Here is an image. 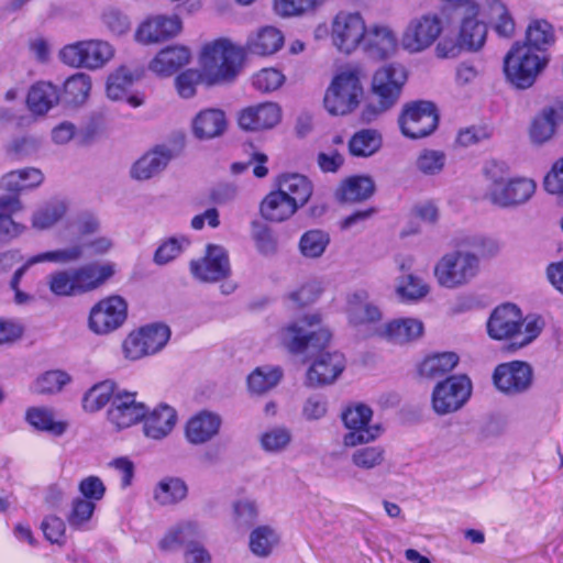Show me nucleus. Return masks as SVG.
Wrapping results in <instances>:
<instances>
[{
    "label": "nucleus",
    "instance_id": "1",
    "mask_svg": "<svg viewBox=\"0 0 563 563\" xmlns=\"http://www.w3.org/2000/svg\"><path fill=\"white\" fill-rule=\"evenodd\" d=\"M553 26L545 20H533L526 41L515 43L505 57V74L518 88L530 87L549 62L548 49L554 44Z\"/></svg>",
    "mask_w": 563,
    "mask_h": 563
},
{
    "label": "nucleus",
    "instance_id": "2",
    "mask_svg": "<svg viewBox=\"0 0 563 563\" xmlns=\"http://www.w3.org/2000/svg\"><path fill=\"white\" fill-rule=\"evenodd\" d=\"M457 16V41L467 51H478L486 42L487 24L481 18H487L501 37H511L515 32V21L503 0H482V4L471 5Z\"/></svg>",
    "mask_w": 563,
    "mask_h": 563
},
{
    "label": "nucleus",
    "instance_id": "3",
    "mask_svg": "<svg viewBox=\"0 0 563 563\" xmlns=\"http://www.w3.org/2000/svg\"><path fill=\"white\" fill-rule=\"evenodd\" d=\"M245 52L227 38L206 44L200 54V68L209 86L233 81L242 69Z\"/></svg>",
    "mask_w": 563,
    "mask_h": 563
},
{
    "label": "nucleus",
    "instance_id": "4",
    "mask_svg": "<svg viewBox=\"0 0 563 563\" xmlns=\"http://www.w3.org/2000/svg\"><path fill=\"white\" fill-rule=\"evenodd\" d=\"M541 332L540 320H523L520 309L512 303L498 306L487 321V333L493 340H510L515 349L531 343Z\"/></svg>",
    "mask_w": 563,
    "mask_h": 563
},
{
    "label": "nucleus",
    "instance_id": "5",
    "mask_svg": "<svg viewBox=\"0 0 563 563\" xmlns=\"http://www.w3.org/2000/svg\"><path fill=\"white\" fill-rule=\"evenodd\" d=\"M362 69L346 65L338 70L325 90L323 104L332 115H346L360 104L363 96Z\"/></svg>",
    "mask_w": 563,
    "mask_h": 563
},
{
    "label": "nucleus",
    "instance_id": "6",
    "mask_svg": "<svg viewBox=\"0 0 563 563\" xmlns=\"http://www.w3.org/2000/svg\"><path fill=\"white\" fill-rule=\"evenodd\" d=\"M406 81L407 70L401 64L391 63L378 68L372 80V91L377 98V104L371 103L365 107L362 112L363 121L371 122L393 108L398 101Z\"/></svg>",
    "mask_w": 563,
    "mask_h": 563
},
{
    "label": "nucleus",
    "instance_id": "7",
    "mask_svg": "<svg viewBox=\"0 0 563 563\" xmlns=\"http://www.w3.org/2000/svg\"><path fill=\"white\" fill-rule=\"evenodd\" d=\"M486 173L490 180L486 197L497 207H518L527 202L534 194L536 184L532 179L526 177L507 178L500 164L492 163Z\"/></svg>",
    "mask_w": 563,
    "mask_h": 563
},
{
    "label": "nucleus",
    "instance_id": "8",
    "mask_svg": "<svg viewBox=\"0 0 563 563\" xmlns=\"http://www.w3.org/2000/svg\"><path fill=\"white\" fill-rule=\"evenodd\" d=\"M320 317L317 313L306 314L297 321L282 328L278 332L280 343L294 354L306 350H322L329 343L331 333L319 328Z\"/></svg>",
    "mask_w": 563,
    "mask_h": 563
},
{
    "label": "nucleus",
    "instance_id": "9",
    "mask_svg": "<svg viewBox=\"0 0 563 563\" xmlns=\"http://www.w3.org/2000/svg\"><path fill=\"white\" fill-rule=\"evenodd\" d=\"M478 272V256L463 250L445 253L434 266V277L438 284L446 289H456L467 285Z\"/></svg>",
    "mask_w": 563,
    "mask_h": 563
},
{
    "label": "nucleus",
    "instance_id": "10",
    "mask_svg": "<svg viewBox=\"0 0 563 563\" xmlns=\"http://www.w3.org/2000/svg\"><path fill=\"white\" fill-rule=\"evenodd\" d=\"M367 22L356 10H340L332 19L330 37L335 49L345 56L360 51L364 40Z\"/></svg>",
    "mask_w": 563,
    "mask_h": 563
},
{
    "label": "nucleus",
    "instance_id": "11",
    "mask_svg": "<svg viewBox=\"0 0 563 563\" xmlns=\"http://www.w3.org/2000/svg\"><path fill=\"white\" fill-rule=\"evenodd\" d=\"M113 56L114 47L103 40L79 41L65 45L59 52V58L64 64L90 70L102 68Z\"/></svg>",
    "mask_w": 563,
    "mask_h": 563
},
{
    "label": "nucleus",
    "instance_id": "12",
    "mask_svg": "<svg viewBox=\"0 0 563 563\" xmlns=\"http://www.w3.org/2000/svg\"><path fill=\"white\" fill-rule=\"evenodd\" d=\"M443 31L438 13L428 12L412 18L405 26L400 45L410 54H418L431 47Z\"/></svg>",
    "mask_w": 563,
    "mask_h": 563
},
{
    "label": "nucleus",
    "instance_id": "13",
    "mask_svg": "<svg viewBox=\"0 0 563 563\" xmlns=\"http://www.w3.org/2000/svg\"><path fill=\"white\" fill-rule=\"evenodd\" d=\"M398 122L405 136L420 139L428 136L437 129L439 115L432 102L413 101L404 107Z\"/></svg>",
    "mask_w": 563,
    "mask_h": 563
},
{
    "label": "nucleus",
    "instance_id": "14",
    "mask_svg": "<svg viewBox=\"0 0 563 563\" xmlns=\"http://www.w3.org/2000/svg\"><path fill=\"white\" fill-rule=\"evenodd\" d=\"M472 394V383L465 375L450 376L435 385L432 407L438 415H448L461 409Z\"/></svg>",
    "mask_w": 563,
    "mask_h": 563
},
{
    "label": "nucleus",
    "instance_id": "15",
    "mask_svg": "<svg viewBox=\"0 0 563 563\" xmlns=\"http://www.w3.org/2000/svg\"><path fill=\"white\" fill-rule=\"evenodd\" d=\"M362 51L374 60H386L394 57L400 45V38L394 27L385 22H374L367 25Z\"/></svg>",
    "mask_w": 563,
    "mask_h": 563
},
{
    "label": "nucleus",
    "instance_id": "16",
    "mask_svg": "<svg viewBox=\"0 0 563 563\" xmlns=\"http://www.w3.org/2000/svg\"><path fill=\"white\" fill-rule=\"evenodd\" d=\"M372 416V409L364 404H356L344 410L342 419L344 426L350 430L343 437L345 446L354 448L374 441L379 437V427L368 426Z\"/></svg>",
    "mask_w": 563,
    "mask_h": 563
},
{
    "label": "nucleus",
    "instance_id": "17",
    "mask_svg": "<svg viewBox=\"0 0 563 563\" xmlns=\"http://www.w3.org/2000/svg\"><path fill=\"white\" fill-rule=\"evenodd\" d=\"M533 371L521 361L499 364L493 373V383L497 390L507 396L526 393L532 385Z\"/></svg>",
    "mask_w": 563,
    "mask_h": 563
},
{
    "label": "nucleus",
    "instance_id": "18",
    "mask_svg": "<svg viewBox=\"0 0 563 563\" xmlns=\"http://www.w3.org/2000/svg\"><path fill=\"white\" fill-rule=\"evenodd\" d=\"M128 305L120 296H110L96 303L89 314V328L97 334H108L126 319Z\"/></svg>",
    "mask_w": 563,
    "mask_h": 563
},
{
    "label": "nucleus",
    "instance_id": "19",
    "mask_svg": "<svg viewBox=\"0 0 563 563\" xmlns=\"http://www.w3.org/2000/svg\"><path fill=\"white\" fill-rule=\"evenodd\" d=\"M345 368V357L340 352H320L306 374L309 387L333 384Z\"/></svg>",
    "mask_w": 563,
    "mask_h": 563
},
{
    "label": "nucleus",
    "instance_id": "20",
    "mask_svg": "<svg viewBox=\"0 0 563 563\" xmlns=\"http://www.w3.org/2000/svg\"><path fill=\"white\" fill-rule=\"evenodd\" d=\"M147 409L136 401V394L118 391L108 410V419L117 429H125L144 420Z\"/></svg>",
    "mask_w": 563,
    "mask_h": 563
},
{
    "label": "nucleus",
    "instance_id": "21",
    "mask_svg": "<svg viewBox=\"0 0 563 563\" xmlns=\"http://www.w3.org/2000/svg\"><path fill=\"white\" fill-rule=\"evenodd\" d=\"M191 274L201 282L214 283L230 275L227 251L219 245H209L206 256L190 263Z\"/></svg>",
    "mask_w": 563,
    "mask_h": 563
},
{
    "label": "nucleus",
    "instance_id": "22",
    "mask_svg": "<svg viewBox=\"0 0 563 563\" xmlns=\"http://www.w3.org/2000/svg\"><path fill=\"white\" fill-rule=\"evenodd\" d=\"M181 30L177 15H155L140 24L135 40L142 44L156 43L176 36Z\"/></svg>",
    "mask_w": 563,
    "mask_h": 563
},
{
    "label": "nucleus",
    "instance_id": "23",
    "mask_svg": "<svg viewBox=\"0 0 563 563\" xmlns=\"http://www.w3.org/2000/svg\"><path fill=\"white\" fill-rule=\"evenodd\" d=\"M282 110L275 102H264L244 109L239 117V125L245 131L272 129L279 123Z\"/></svg>",
    "mask_w": 563,
    "mask_h": 563
},
{
    "label": "nucleus",
    "instance_id": "24",
    "mask_svg": "<svg viewBox=\"0 0 563 563\" xmlns=\"http://www.w3.org/2000/svg\"><path fill=\"white\" fill-rule=\"evenodd\" d=\"M225 113L216 108L199 111L192 119V134L198 140H211L221 136L227 130Z\"/></svg>",
    "mask_w": 563,
    "mask_h": 563
},
{
    "label": "nucleus",
    "instance_id": "25",
    "mask_svg": "<svg viewBox=\"0 0 563 563\" xmlns=\"http://www.w3.org/2000/svg\"><path fill=\"white\" fill-rule=\"evenodd\" d=\"M220 427V416L202 410L188 420L185 429L186 438L192 444H203L218 434Z\"/></svg>",
    "mask_w": 563,
    "mask_h": 563
},
{
    "label": "nucleus",
    "instance_id": "26",
    "mask_svg": "<svg viewBox=\"0 0 563 563\" xmlns=\"http://www.w3.org/2000/svg\"><path fill=\"white\" fill-rule=\"evenodd\" d=\"M369 295L365 289H357L347 296L346 313L350 323L361 325L375 323L382 319L379 308L368 301Z\"/></svg>",
    "mask_w": 563,
    "mask_h": 563
},
{
    "label": "nucleus",
    "instance_id": "27",
    "mask_svg": "<svg viewBox=\"0 0 563 563\" xmlns=\"http://www.w3.org/2000/svg\"><path fill=\"white\" fill-rule=\"evenodd\" d=\"M177 415L174 408L167 405H159L144 418V434L154 440L167 437L174 429Z\"/></svg>",
    "mask_w": 563,
    "mask_h": 563
},
{
    "label": "nucleus",
    "instance_id": "28",
    "mask_svg": "<svg viewBox=\"0 0 563 563\" xmlns=\"http://www.w3.org/2000/svg\"><path fill=\"white\" fill-rule=\"evenodd\" d=\"M84 256V246L74 244L65 249L43 252L31 256L27 261L15 271L13 275V284L20 283L25 272L35 264L52 262L56 264H68L80 260Z\"/></svg>",
    "mask_w": 563,
    "mask_h": 563
},
{
    "label": "nucleus",
    "instance_id": "29",
    "mask_svg": "<svg viewBox=\"0 0 563 563\" xmlns=\"http://www.w3.org/2000/svg\"><path fill=\"white\" fill-rule=\"evenodd\" d=\"M190 60V52L185 46H169L162 49L150 63V69L161 77H168Z\"/></svg>",
    "mask_w": 563,
    "mask_h": 563
},
{
    "label": "nucleus",
    "instance_id": "30",
    "mask_svg": "<svg viewBox=\"0 0 563 563\" xmlns=\"http://www.w3.org/2000/svg\"><path fill=\"white\" fill-rule=\"evenodd\" d=\"M423 332V324L413 318L395 319L384 325L379 335L394 344H404L418 339Z\"/></svg>",
    "mask_w": 563,
    "mask_h": 563
},
{
    "label": "nucleus",
    "instance_id": "31",
    "mask_svg": "<svg viewBox=\"0 0 563 563\" xmlns=\"http://www.w3.org/2000/svg\"><path fill=\"white\" fill-rule=\"evenodd\" d=\"M172 159V151L164 146H158L143 155L131 169L133 178L139 180L150 179L162 172Z\"/></svg>",
    "mask_w": 563,
    "mask_h": 563
},
{
    "label": "nucleus",
    "instance_id": "32",
    "mask_svg": "<svg viewBox=\"0 0 563 563\" xmlns=\"http://www.w3.org/2000/svg\"><path fill=\"white\" fill-rule=\"evenodd\" d=\"M374 180L369 176H352L344 179L335 190V198L340 202H360L373 196Z\"/></svg>",
    "mask_w": 563,
    "mask_h": 563
},
{
    "label": "nucleus",
    "instance_id": "33",
    "mask_svg": "<svg viewBox=\"0 0 563 563\" xmlns=\"http://www.w3.org/2000/svg\"><path fill=\"white\" fill-rule=\"evenodd\" d=\"M23 210V203L18 196H0V238L12 240L25 231V225L15 222L12 216Z\"/></svg>",
    "mask_w": 563,
    "mask_h": 563
},
{
    "label": "nucleus",
    "instance_id": "34",
    "mask_svg": "<svg viewBox=\"0 0 563 563\" xmlns=\"http://www.w3.org/2000/svg\"><path fill=\"white\" fill-rule=\"evenodd\" d=\"M113 273L114 267L111 264H88L73 269L77 294L97 288L111 277Z\"/></svg>",
    "mask_w": 563,
    "mask_h": 563
},
{
    "label": "nucleus",
    "instance_id": "35",
    "mask_svg": "<svg viewBox=\"0 0 563 563\" xmlns=\"http://www.w3.org/2000/svg\"><path fill=\"white\" fill-rule=\"evenodd\" d=\"M284 45L283 33L274 26H265L249 36L246 47L250 53L266 56L278 52Z\"/></svg>",
    "mask_w": 563,
    "mask_h": 563
},
{
    "label": "nucleus",
    "instance_id": "36",
    "mask_svg": "<svg viewBox=\"0 0 563 563\" xmlns=\"http://www.w3.org/2000/svg\"><path fill=\"white\" fill-rule=\"evenodd\" d=\"M278 189L299 208L305 206L312 195V184L303 175L285 174L278 178Z\"/></svg>",
    "mask_w": 563,
    "mask_h": 563
},
{
    "label": "nucleus",
    "instance_id": "37",
    "mask_svg": "<svg viewBox=\"0 0 563 563\" xmlns=\"http://www.w3.org/2000/svg\"><path fill=\"white\" fill-rule=\"evenodd\" d=\"M200 528L194 521H185L176 525L159 542V548L164 551H174L183 545L191 548L192 544H199L197 539L200 537Z\"/></svg>",
    "mask_w": 563,
    "mask_h": 563
},
{
    "label": "nucleus",
    "instance_id": "38",
    "mask_svg": "<svg viewBox=\"0 0 563 563\" xmlns=\"http://www.w3.org/2000/svg\"><path fill=\"white\" fill-rule=\"evenodd\" d=\"M60 99L56 86L51 82L40 81L33 85L27 95V106L35 114L48 112Z\"/></svg>",
    "mask_w": 563,
    "mask_h": 563
},
{
    "label": "nucleus",
    "instance_id": "39",
    "mask_svg": "<svg viewBox=\"0 0 563 563\" xmlns=\"http://www.w3.org/2000/svg\"><path fill=\"white\" fill-rule=\"evenodd\" d=\"M299 209L282 191L277 190L268 194L261 205V212L264 218L275 222H282L290 218Z\"/></svg>",
    "mask_w": 563,
    "mask_h": 563
},
{
    "label": "nucleus",
    "instance_id": "40",
    "mask_svg": "<svg viewBox=\"0 0 563 563\" xmlns=\"http://www.w3.org/2000/svg\"><path fill=\"white\" fill-rule=\"evenodd\" d=\"M563 120V109H544L537 115L530 128L532 142L542 144L549 141L555 133L558 124Z\"/></svg>",
    "mask_w": 563,
    "mask_h": 563
},
{
    "label": "nucleus",
    "instance_id": "41",
    "mask_svg": "<svg viewBox=\"0 0 563 563\" xmlns=\"http://www.w3.org/2000/svg\"><path fill=\"white\" fill-rule=\"evenodd\" d=\"M143 76V70L120 66L111 73L107 80V96L111 100H121L128 89Z\"/></svg>",
    "mask_w": 563,
    "mask_h": 563
},
{
    "label": "nucleus",
    "instance_id": "42",
    "mask_svg": "<svg viewBox=\"0 0 563 563\" xmlns=\"http://www.w3.org/2000/svg\"><path fill=\"white\" fill-rule=\"evenodd\" d=\"M188 494L187 484L179 477H164L154 489V499L162 506L180 503Z\"/></svg>",
    "mask_w": 563,
    "mask_h": 563
},
{
    "label": "nucleus",
    "instance_id": "43",
    "mask_svg": "<svg viewBox=\"0 0 563 563\" xmlns=\"http://www.w3.org/2000/svg\"><path fill=\"white\" fill-rule=\"evenodd\" d=\"M25 420L36 430L62 435L67 424L55 419V413L47 407H31L25 412Z\"/></svg>",
    "mask_w": 563,
    "mask_h": 563
},
{
    "label": "nucleus",
    "instance_id": "44",
    "mask_svg": "<svg viewBox=\"0 0 563 563\" xmlns=\"http://www.w3.org/2000/svg\"><path fill=\"white\" fill-rule=\"evenodd\" d=\"M90 90V76L85 73H76L65 80L60 99L67 104H82L88 99Z\"/></svg>",
    "mask_w": 563,
    "mask_h": 563
},
{
    "label": "nucleus",
    "instance_id": "45",
    "mask_svg": "<svg viewBox=\"0 0 563 563\" xmlns=\"http://www.w3.org/2000/svg\"><path fill=\"white\" fill-rule=\"evenodd\" d=\"M330 234L321 229L306 231L299 239L298 249L305 258H320L330 244Z\"/></svg>",
    "mask_w": 563,
    "mask_h": 563
},
{
    "label": "nucleus",
    "instance_id": "46",
    "mask_svg": "<svg viewBox=\"0 0 563 563\" xmlns=\"http://www.w3.org/2000/svg\"><path fill=\"white\" fill-rule=\"evenodd\" d=\"M459 363V356L453 352H445L428 356L420 364L421 376L435 379L450 373Z\"/></svg>",
    "mask_w": 563,
    "mask_h": 563
},
{
    "label": "nucleus",
    "instance_id": "47",
    "mask_svg": "<svg viewBox=\"0 0 563 563\" xmlns=\"http://www.w3.org/2000/svg\"><path fill=\"white\" fill-rule=\"evenodd\" d=\"M382 146V137L375 130L365 129L356 132L349 142L351 155L367 157L375 154Z\"/></svg>",
    "mask_w": 563,
    "mask_h": 563
},
{
    "label": "nucleus",
    "instance_id": "48",
    "mask_svg": "<svg viewBox=\"0 0 563 563\" xmlns=\"http://www.w3.org/2000/svg\"><path fill=\"white\" fill-rule=\"evenodd\" d=\"M66 205L60 200H52L38 209L32 216V227L35 230H47L55 225L66 213Z\"/></svg>",
    "mask_w": 563,
    "mask_h": 563
},
{
    "label": "nucleus",
    "instance_id": "49",
    "mask_svg": "<svg viewBox=\"0 0 563 563\" xmlns=\"http://www.w3.org/2000/svg\"><path fill=\"white\" fill-rule=\"evenodd\" d=\"M115 384L104 380L92 386L84 396L82 407L86 411L95 412L103 408L117 395Z\"/></svg>",
    "mask_w": 563,
    "mask_h": 563
},
{
    "label": "nucleus",
    "instance_id": "50",
    "mask_svg": "<svg viewBox=\"0 0 563 563\" xmlns=\"http://www.w3.org/2000/svg\"><path fill=\"white\" fill-rule=\"evenodd\" d=\"M279 537L269 526H258L250 533V550L257 556H267L278 543Z\"/></svg>",
    "mask_w": 563,
    "mask_h": 563
},
{
    "label": "nucleus",
    "instance_id": "51",
    "mask_svg": "<svg viewBox=\"0 0 563 563\" xmlns=\"http://www.w3.org/2000/svg\"><path fill=\"white\" fill-rule=\"evenodd\" d=\"M386 451L382 445H366L355 449L351 454L352 464L361 470L371 471L383 465Z\"/></svg>",
    "mask_w": 563,
    "mask_h": 563
},
{
    "label": "nucleus",
    "instance_id": "52",
    "mask_svg": "<svg viewBox=\"0 0 563 563\" xmlns=\"http://www.w3.org/2000/svg\"><path fill=\"white\" fill-rule=\"evenodd\" d=\"M446 164V155L443 151L424 148L418 154L415 166L423 176H438Z\"/></svg>",
    "mask_w": 563,
    "mask_h": 563
},
{
    "label": "nucleus",
    "instance_id": "53",
    "mask_svg": "<svg viewBox=\"0 0 563 563\" xmlns=\"http://www.w3.org/2000/svg\"><path fill=\"white\" fill-rule=\"evenodd\" d=\"M233 525L236 530L245 531L258 517V506L254 499L241 498L233 503Z\"/></svg>",
    "mask_w": 563,
    "mask_h": 563
},
{
    "label": "nucleus",
    "instance_id": "54",
    "mask_svg": "<svg viewBox=\"0 0 563 563\" xmlns=\"http://www.w3.org/2000/svg\"><path fill=\"white\" fill-rule=\"evenodd\" d=\"M282 378L278 367H258L247 379L249 388L254 394H264L275 387Z\"/></svg>",
    "mask_w": 563,
    "mask_h": 563
},
{
    "label": "nucleus",
    "instance_id": "55",
    "mask_svg": "<svg viewBox=\"0 0 563 563\" xmlns=\"http://www.w3.org/2000/svg\"><path fill=\"white\" fill-rule=\"evenodd\" d=\"M70 382V376L63 371H47L32 385V390L40 395L54 394Z\"/></svg>",
    "mask_w": 563,
    "mask_h": 563
},
{
    "label": "nucleus",
    "instance_id": "56",
    "mask_svg": "<svg viewBox=\"0 0 563 563\" xmlns=\"http://www.w3.org/2000/svg\"><path fill=\"white\" fill-rule=\"evenodd\" d=\"M137 331L141 333L142 339L145 340L143 345H146L150 355L161 351L170 336L169 328L159 323L142 327Z\"/></svg>",
    "mask_w": 563,
    "mask_h": 563
},
{
    "label": "nucleus",
    "instance_id": "57",
    "mask_svg": "<svg viewBox=\"0 0 563 563\" xmlns=\"http://www.w3.org/2000/svg\"><path fill=\"white\" fill-rule=\"evenodd\" d=\"M100 20L102 25L113 36H122L131 29L129 16L114 7L106 8L100 15Z\"/></svg>",
    "mask_w": 563,
    "mask_h": 563
},
{
    "label": "nucleus",
    "instance_id": "58",
    "mask_svg": "<svg viewBox=\"0 0 563 563\" xmlns=\"http://www.w3.org/2000/svg\"><path fill=\"white\" fill-rule=\"evenodd\" d=\"M396 291L404 300L416 301L429 292V286L412 274H408L399 279Z\"/></svg>",
    "mask_w": 563,
    "mask_h": 563
},
{
    "label": "nucleus",
    "instance_id": "59",
    "mask_svg": "<svg viewBox=\"0 0 563 563\" xmlns=\"http://www.w3.org/2000/svg\"><path fill=\"white\" fill-rule=\"evenodd\" d=\"M189 245L185 236H173L163 241L154 254V262L157 265H165L178 257Z\"/></svg>",
    "mask_w": 563,
    "mask_h": 563
},
{
    "label": "nucleus",
    "instance_id": "60",
    "mask_svg": "<svg viewBox=\"0 0 563 563\" xmlns=\"http://www.w3.org/2000/svg\"><path fill=\"white\" fill-rule=\"evenodd\" d=\"M96 504L82 498H75L71 503V509L67 517L71 528L86 530L95 512Z\"/></svg>",
    "mask_w": 563,
    "mask_h": 563
},
{
    "label": "nucleus",
    "instance_id": "61",
    "mask_svg": "<svg viewBox=\"0 0 563 563\" xmlns=\"http://www.w3.org/2000/svg\"><path fill=\"white\" fill-rule=\"evenodd\" d=\"M291 441V433L285 427H274L265 431L261 437L262 448L267 452H280Z\"/></svg>",
    "mask_w": 563,
    "mask_h": 563
},
{
    "label": "nucleus",
    "instance_id": "62",
    "mask_svg": "<svg viewBox=\"0 0 563 563\" xmlns=\"http://www.w3.org/2000/svg\"><path fill=\"white\" fill-rule=\"evenodd\" d=\"M325 0H275L274 9L280 16L299 15L311 11Z\"/></svg>",
    "mask_w": 563,
    "mask_h": 563
},
{
    "label": "nucleus",
    "instance_id": "63",
    "mask_svg": "<svg viewBox=\"0 0 563 563\" xmlns=\"http://www.w3.org/2000/svg\"><path fill=\"white\" fill-rule=\"evenodd\" d=\"M284 75L275 68H264L253 76L252 82L256 90L271 92L277 90L284 82Z\"/></svg>",
    "mask_w": 563,
    "mask_h": 563
},
{
    "label": "nucleus",
    "instance_id": "64",
    "mask_svg": "<svg viewBox=\"0 0 563 563\" xmlns=\"http://www.w3.org/2000/svg\"><path fill=\"white\" fill-rule=\"evenodd\" d=\"M205 81L203 71L187 69L179 74L175 79V87L181 98L188 99L196 95L197 85Z\"/></svg>",
    "mask_w": 563,
    "mask_h": 563
}]
</instances>
